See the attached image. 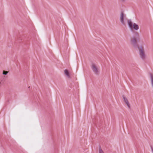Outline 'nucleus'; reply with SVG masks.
I'll return each instance as SVG.
<instances>
[{
    "instance_id": "7ed1b4c3",
    "label": "nucleus",
    "mask_w": 153,
    "mask_h": 153,
    "mask_svg": "<svg viewBox=\"0 0 153 153\" xmlns=\"http://www.w3.org/2000/svg\"><path fill=\"white\" fill-rule=\"evenodd\" d=\"M137 48L139 49L140 55L141 58L143 59H144L145 57V55L143 47L142 46H141L140 47H139V48Z\"/></svg>"
},
{
    "instance_id": "ddd939ff",
    "label": "nucleus",
    "mask_w": 153,
    "mask_h": 153,
    "mask_svg": "<svg viewBox=\"0 0 153 153\" xmlns=\"http://www.w3.org/2000/svg\"><path fill=\"white\" fill-rule=\"evenodd\" d=\"M152 152H153V151Z\"/></svg>"
},
{
    "instance_id": "0eeeda50",
    "label": "nucleus",
    "mask_w": 153,
    "mask_h": 153,
    "mask_svg": "<svg viewBox=\"0 0 153 153\" xmlns=\"http://www.w3.org/2000/svg\"><path fill=\"white\" fill-rule=\"evenodd\" d=\"M65 74L69 78L70 77L69 73L68 70L66 69L64 70Z\"/></svg>"
},
{
    "instance_id": "f8f14e48",
    "label": "nucleus",
    "mask_w": 153,
    "mask_h": 153,
    "mask_svg": "<svg viewBox=\"0 0 153 153\" xmlns=\"http://www.w3.org/2000/svg\"><path fill=\"white\" fill-rule=\"evenodd\" d=\"M121 1H124L125 0H121Z\"/></svg>"
},
{
    "instance_id": "6e6552de",
    "label": "nucleus",
    "mask_w": 153,
    "mask_h": 153,
    "mask_svg": "<svg viewBox=\"0 0 153 153\" xmlns=\"http://www.w3.org/2000/svg\"><path fill=\"white\" fill-rule=\"evenodd\" d=\"M150 75L151 77L152 84L153 87V75L151 74H150Z\"/></svg>"
},
{
    "instance_id": "f257e3e1",
    "label": "nucleus",
    "mask_w": 153,
    "mask_h": 153,
    "mask_svg": "<svg viewBox=\"0 0 153 153\" xmlns=\"http://www.w3.org/2000/svg\"><path fill=\"white\" fill-rule=\"evenodd\" d=\"M140 36L138 33L135 32L134 35L130 40L131 44L135 48H139L137 42L140 41Z\"/></svg>"
},
{
    "instance_id": "39448f33",
    "label": "nucleus",
    "mask_w": 153,
    "mask_h": 153,
    "mask_svg": "<svg viewBox=\"0 0 153 153\" xmlns=\"http://www.w3.org/2000/svg\"><path fill=\"white\" fill-rule=\"evenodd\" d=\"M126 17V15L124 14L123 12H121L120 16V20L121 23L123 25L125 24L124 21V18Z\"/></svg>"
},
{
    "instance_id": "20e7f679",
    "label": "nucleus",
    "mask_w": 153,
    "mask_h": 153,
    "mask_svg": "<svg viewBox=\"0 0 153 153\" xmlns=\"http://www.w3.org/2000/svg\"><path fill=\"white\" fill-rule=\"evenodd\" d=\"M91 68L95 74L97 75H98L99 74L97 66L94 64H92L91 67Z\"/></svg>"
},
{
    "instance_id": "9b49d317",
    "label": "nucleus",
    "mask_w": 153,
    "mask_h": 153,
    "mask_svg": "<svg viewBox=\"0 0 153 153\" xmlns=\"http://www.w3.org/2000/svg\"><path fill=\"white\" fill-rule=\"evenodd\" d=\"M151 148L152 151H153V147L151 146Z\"/></svg>"
},
{
    "instance_id": "9d476101",
    "label": "nucleus",
    "mask_w": 153,
    "mask_h": 153,
    "mask_svg": "<svg viewBox=\"0 0 153 153\" xmlns=\"http://www.w3.org/2000/svg\"><path fill=\"white\" fill-rule=\"evenodd\" d=\"M8 73L7 71L4 70L3 71V74L4 75H6Z\"/></svg>"
},
{
    "instance_id": "f03ea898",
    "label": "nucleus",
    "mask_w": 153,
    "mask_h": 153,
    "mask_svg": "<svg viewBox=\"0 0 153 153\" xmlns=\"http://www.w3.org/2000/svg\"><path fill=\"white\" fill-rule=\"evenodd\" d=\"M127 22L128 26L131 30L134 29L137 30L139 29L138 25L135 23H134L133 24L132 22L130 20L128 19Z\"/></svg>"
},
{
    "instance_id": "1a4fd4ad",
    "label": "nucleus",
    "mask_w": 153,
    "mask_h": 153,
    "mask_svg": "<svg viewBox=\"0 0 153 153\" xmlns=\"http://www.w3.org/2000/svg\"><path fill=\"white\" fill-rule=\"evenodd\" d=\"M99 153H104L102 149H101L100 146L99 147Z\"/></svg>"
},
{
    "instance_id": "423d86ee",
    "label": "nucleus",
    "mask_w": 153,
    "mask_h": 153,
    "mask_svg": "<svg viewBox=\"0 0 153 153\" xmlns=\"http://www.w3.org/2000/svg\"><path fill=\"white\" fill-rule=\"evenodd\" d=\"M122 97L123 99L124 102H125L126 104L127 105V106L128 107V108H130V106L129 102H128L127 99L126 98L125 96L124 95H123Z\"/></svg>"
}]
</instances>
